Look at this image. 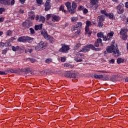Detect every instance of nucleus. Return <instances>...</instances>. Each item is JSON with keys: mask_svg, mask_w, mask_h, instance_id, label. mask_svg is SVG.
<instances>
[{"mask_svg": "<svg viewBox=\"0 0 128 128\" xmlns=\"http://www.w3.org/2000/svg\"><path fill=\"white\" fill-rule=\"evenodd\" d=\"M106 52H108V54H113L114 56H120V52L118 48V46H115L114 44L108 47Z\"/></svg>", "mask_w": 128, "mask_h": 128, "instance_id": "obj_1", "label": "nucleus"}, {"mask_svg": "<svg viewBox=\"0 0 128 128\" xmlns=\"http://www.w3.org/2000/svg\"><path fill=\"white\" fill-rule=\"evenodd\" d=\"M34 38L28 36H22L18 39V42H34Z\"/></svg>", "mask_w": 128, "mask_h": 128, "instance_id": "obj_2", "label": "nucleus"}, {"mask_svg": "<svg viewBox=\"0 0 128 128\" xmlns=\"http://www.w3.org/2000/svg\"><path fill=\"white\" fill-rule=\"evenodd\" d=\"M90 48H92V50H98V48H94V45L88 44L86 46L83 47L80 52H86L90 50Z\"/></svg>", "mask_w": 128, "mask_h": 128, "instance_id": "obj_3", "label": "nucleus"}, {"mask_svg": "<svg viewBox=\"0 0 128 128\" xmlns=\"http://www.w3.org/2000/svg\"><path fill=\"white\" fill-rule=\"evenodd\" d=\"M86 27H85V31H86V34H88V36H90L92 34V32L90 31V26H92V22L90 20H87L86 22Z\"/></svg>", "mask_w": 128, "mask_h": 128, "instance_id": "obj_4", "label": "nucleus"}, {"mask_svg": "<svg viewBox=\"0 0 128 128\" xmlns=\"http://www.w3.org/2000/svg\"><path fill=\"white\" fill-rule=\"evenodd\" d=\"M0 2L3 6H14V0H0Z\"/></svg>", "mask_w": 128, "mask_h": 128, "instance_id": "obj_5", "label": "nucleus"}, {"mask_svg": "<svg viewBox=\"0 0 128 128\" xmlns=\"http://www.w3.org/2000/svg\"><path fill=\"white\" fill-rule=\"evenodd\" d=\"M120 34L122 36V38L124 40H126L128 38V30L126 28H122L120 32Z\"/></svg>", "mask_w": 128, "mask_h": 128, "instance_id": "obj_6", "label": "nucleus"}, {"mask_svg": "<svg viewBox=\"0 0 128 128\" xmlns=\"http://www.w3.org/2000/svg\"><path fill=\"white\" fill-rule=\"evenodd\" d=\"M116 10L118 14H124V4L120 3L116 6Z\"/></svg>", "mask_w": 128, "mask_h": 128, "instance_id": "obj_7", "label": "nucleus"}, {"mask_svg": "<svg viewBox=\"0 0 128 128\" xmlns=\"http://www.w3.org/2000/svg\"><path fill=\"white\" fill-rule=\"evenodd\" d=\"M90 4L93 10H96L98 8V0H90Z\"/></svg>", "mask_w": 128, "mask_h": 128, "instance_id": "obj_8", "label": "nucleus"}, {"mask_svg": "<svg viewBox=\"0 0 128 128\" xmlns=\"http://www.w3.org/2000/svg\"><path fill=\"white\" fill-rule=\"evenodd\" d=\"M41 34L46 38V40H48L50 38V35L48 34V32L44 30L41 31Z\"/></svg>", "mask_w": 128, "mask_h": 128, "instance_id": "obj_9", "label": "nucleus"}, {"mask_svg": "<svg viewBox=\"0 0 128 128\" xmlns=\"http://www.w3.org/2000/svg\"><path fill=\"white\" fill-rule=\"evenodd\" d=\"M45 10L48 12V10H50V0H47L45 4Z\"/></svg>", "mask_w": 128, "mask_h": 128, "instance_id": "obj_10", "label": "nucleus"}, {"mask_svg": "<svg viewBox=\"0 0 128 128\" xmlns=\"http://www.w3.org/2000/svg\"><path fill=\"white\" fill-rule=\"evenodd\" d=\"M39 46L42 50H44L46 49V48L48 46V43L46 42H41L39 43Z\"/></svg>", "mask_w": 128, "mask_h": 128, "instance_id": "obj_11", "label": "nucleus"}, {"mask_svg": "<svg viewBox=\"0 0 128 128\" xmlns=\"http://www.w3.org/2000/svg\"><path fill=\"white\" fill-rule=\"evenodd\" d=\"M60 17L56 15H52V22H60Z\"/></svg>", "mask_w": 128, "mask_h": 128, "instance_id": "obj_12", "label": "nucleus"}, {"mask_svg": "<svg viewBox=\"0 0 128 128\" xmlns=\"http://www.w3.org/2000/svg\"><path fill=\"white\" fill-rule=\"evenodd\" d=\"M22 26L24 28H28L32 26V22H29L28 23L24 22H23Z\"/></svg>", "mask_w": 128, "mask_h": 128, "instance_id": "obj_13", "label": "nucleus"}, {"mask_svg": "<svg viewBox=\"0 0 128 128\" xmlns=\"http://www.w3.org/2000/svg\"><path fill=\"white\" fill-rule=\"evenodd\" d=\"M114 32H110L107 34V36L108 38V40H112V36H114Z\"/></svg>", "mask_w": 128, "mask_h": 128, "instance_id": "obj_14", "label": "nucleus"}, {"mask_svg": "<svg viewBox=\"0 0 128 128\" xmlns=\"http://www.w3.org/2000/svg\"><path fill=\"white\" fill-rule=\"evenodd\" d=\"M29 18L30 20H34V12H31L28 13Z\"/></svg>", "mask_w": 128, "mask_h": 128, "instance_id": "obj_15", "label": "nucleus"}, {"mask_svg": "<svg viewBox=\"0 0 128 128\" xmlns=\"http://www.w3.org/2000/svg\"><path fill=\"white\" fill-rule=\"evenodd\" d=\"M9 72H12V74H18L19 72H20V70H16L12 68L9 70Z\"/></svg>", "mask_w": 128, "mask_h": 128, "instance_id": "obj_16", "label": "nucleus"}, {"mask_svg": "<svg viewBox=\"0 0 128 128\" xmlns=\"http://www.w3.org/2000/svg\"><path fill=\"white\" fill-rule=\"evenodd\" d=\"M42 24L39 25H36L34 26L35 30H42Z\"/></svg>", "mask_w": 128, "mask_h": 128, "instance_id": "obj_17", "label": "nucleus"}, {"mask_svg": "<svg viewBox=\"0 0 128 128\" xmlns=\"http://www.w3.org/2000/svg\"><path fill=\"white\" fill-rule=\"evenodd\" d=\"M82 58L81 57H78V55H76V56L74 58V60H76L77 62H82Z\"/></svg>", "mask_w": 128, "mask_h": 128, "instance_id": "obj_18", "label": "nucleus"}, {"mask_svg": "<svg viewBox=\"0 0 128 128\" xmlns=\"http://www.w3.org/2000/svg\"><path fill=\"white\" fill-rule=\"evenodd\" d=\"M72 74V71H67L65 72V76L66 78H70Z\"/></svg>", "mask_w": 128, "mask_h": 128, "instance_id": "obj_19", "label": "nucleus"}, {"mask_svg": "<svg viewBox=\"0 0 128 128\" xmlns=\"http://www.w3.org/2000/svg\"><path fill=\"white\" fill-rule=\"evenodd\" d=\"M98 18L100 22H104V17L102 15H100L98 17Z\"/></svg>", "mask_w": 128, "mask_h": 128, "instance_id": "obj_20", "label": "nucleus"}, {"mask_svg": "<svg viewBox=\"0 0 128 128\" xmlns=\"http://www.w3.org/2000/svg\"><path fill=\"white\" fill-rule=\"evenodd\" d=\"M11 48L13 52H16L17 50H20V46H12Z\"/></svg>", "mask_w": 128, "mask_h": 128, "instance_id": "obj_21", "label": "nucleus"}, {"mask_svg": "<svg viewBox=\"0 0 128 128\" xmlns=\"http://www.w3.org/2000/svg\"><path fill=\"white\" fill-rule=\"evenodd\" d=\"M78 18L76 16H72L71 18V22H78Z\"/></svg>", "mask_w": 128, "mask_h": 128, "instance_id": "obj_22", "label": "nucleus"}, {"mask_svg": "<svg viewBox=\"0 0 128 128\" xmlns=\"http://www.w3.org/2000/svg\"><path fill=\"white\" fill-rule=\"evenodd\" d=\"M106 16H108L109 18H111L112 20H114V14L113 13H108L107 15H106Z\"/></svg>", "mask_w": 128, "mask_h": 128, "instance_id": "obj_23", "label": "nucleus"}, {"mask_svg": "<svg viewBox=\"0 0 128 128\" xmlns=\"http://www.w3.org/2000/svg\"><path fill=\"white\" fill-rule=\"evenodd\" d=\"M70 50V46H64V52L68 53V50Z\"/></svg>", "mask_w": 128, "mask_h": 128, "instance_id": "obj_24", "label": "nucleus"}, {"mask_svg": "<svg viewBox=\"0 0 128 128\" xmlns=\"http://www.w3.org/2000/svg\"><path fill=\"white\" fill-rule=\"evenodd\" d=\"M94 78H104L103 75H98L96 74H94Z\"/></svg>", "mask_w": 128, "mask_h": 128, "instance_id": "obj_25", "label": "nucleus"}, {"mask_svg": "<svg viewBox=\"0 0 128 128\" xmlns=\"http://www.w3.org/2000/svg\"><path fill=\"white\" fill-rule=\"evenodd\" d=\"M68 12H70V14H74L76 12V9H74V8H70V9L68 10Z\"/></svg>", "mask_w": 128, "mask_h": 128, "instance_id": "obj_26", "label": "nucleus"}, {"mask_svg": "<svg viewBox=\"0 0 128 128\" xmlns=\"http://www.w3.org/2000/svg\"><path fill=\"white\" fill-rule=\"evenodd\" d=\"M65 4L68 10L72 8V5L70 4V2H67Z\"/></svg>", "mask_w": 128, "mask_h": 128, "instance_id": "obj_27", "label": "nucleus"}, {"mask_svg": "<svg viewBox=\"0 0 128 128\" xmlns=\"http://www.w3.org/2000/svg\"><path fill=\"white\" fill-rule=\"evenodd\" d=\"M29 30L30 31V34H36V31H34V29L33 28H30Z\"/></svg>", "mask_w": 128, "mask_h": 128, "instance_id": "obj_28", "label": "nucleus"}, {"mask_svg": "<svg viewBox=\"0 0 128 128\" xmlns=\"http://www.w3.org/2000/svg\"><path fill=\"white\" fill-rule=\"evenodd\" d=\"M82 22H78L76 24V28H82Z\"/></svg>", "mask_w": 128, "mask_h": 128, "instance_id": "obj_29", "label": "nucleus"}, {"mask_svg": "<svg viewBox=\"0 0 128 128\" xmlns=\"http://www.w3.org/2000/svg\"><path fill=\"white\" fill-rule=\"evenodd\" d=\"M35 50L36 52H40V50H42V48H40L39 44H38V46H36Z\"/></svg>", "mask_w": 128, "mask_h": 128, "instance_id": "obj_30", "label": "nucleus"}, {"mask_svg": "<svg viewBox=\"0 0 128 128\" xmlns=\"http://www.w3.org/2000/svg\"><path fill=\"white\" fill-rule=\"evenodd\" d=\"M124 62V58H118L117 60V63L118 64H122V62Z\"/></svg>", "mask_w": 128, "mask_h": 128, "instance_id": "obj_31", "label": "nucleus"}, {"mask_svg": "<svg viewBox=\"0 0 128 128\" xmlns=\"http://www.w3.org/2000/svg\"><path fill=\"white\" fill-rule=\"evenodd\" d=\"M6 36H12V30H8L6 33H5Z\"/></svg>", "mask_w": 128, "mask_h": 128, "instance_id": "obj_32", "label": "nucleus"}, {"mask_svg": "<svg viewBox=\"0 0 128 128\" xmlns=\"http://www.w3.org/2000/svg\"><path fill=\"white\" fill-rule=\"evenodd\" d=\"M46 20V18L42 16H40L39 21L42 22H44Z\"/></svg>", "mask_w": 128, "mask_h": 128, "instance_id": "obj_33", "label": "nucleus"}, {"mask_svg": "<svg viewBox=\"0 0 128 128\" xmlns=\"http://www.w3.org/2000/svg\"><path fill=\"white\" fill-rule=\"evenodd\" d=\"M100 12L102 14H104V16H106L108 15V12H106V10H100Z\"/></svg>", "mask_w": 128, "mask_h": 128, "instance_id": "obj_34", "label": "nucleus"}, {"mask_svg": "<svg viewBox=\"0 0 128 128\" xmlns=\"http://www.w3.org/2000/svg\"><path fill=\"white\" fill-rule=\"evenodd\" d=\"M76 6H78L76 5V4L74 2H72V8L76 10Z\"/></svg>", "mask_w": 128, "mask_h": 128, "instance_id": "obj_35", "label": "nucleus"}, {"mask_svg": "<svg viewBox=\"0 0 128 128\" xmlns=\"http://www.w3.org/2000/svg\"><path fill=\"white\" fill-rule=\"evenodd\" d=\"M52 62V60L50 58H48L45 60V62L46 64H50V62Z\"/></svg>", "mask_w": 128, "mask_h": 128, "instance_id": "obj_36", "label": "nucleus"}, {"mask_svg": "<svg viewBox=\"0 0 128 128\" xmlns=\"http://www.w3.org/2000/svg\"><path fill=\"white\" fill-rule=\"evenodd\" d=\"M48 40H50V42H51V44L54 42V40H56L54 39L52 36H50Z\"/></svg>", "mask_w": 128, "mask_h": 128, "instance_id": "obj_37", "label": "nucleus"}, {"mask_svg": "<svg viewBox=\"0 0 128 128\" xmlns=\"http://www.w3.org/2000/svg\"><path fill=\"white\" fill-rule=\"evenodd\" d=\"M8 50H10V48H6L2 51V54H6Z\"/></svg>", "mask_w": 128, "mask_h": 128, "instance_id": "obj_38", "label": "nucleus"}, {"mask_svg": "<svg viewBox=\"0 0 128 128\" xmlns=\"http://www.w3.org/2000/svg\"><path fill=\"white\" fill-rule=\"evenodd\" d=\"M70 78H76V74L74 72L72 71Z\"/></svg>", "mask_w": 128, "mask_h": 128, "instance_id": "obj_39", "label": "nucleus"}, {"mask_svg": "<svg viewBox=\"0 0 128 128\" xmlns=\"http://www.w3.org/2000/svg\"><path fill=\"white\" fill-rule=\"evenodd\" d=\"M97 36L98 38H103L104 33H102V32H100L97 34Z\"/></svg>", "mask_w": 128, "mask_h": 128, "instance_id": "obj_40", "label": "nucleus"}, {"mask_svg": "<svg viewBox=\"0 0 128 128\" xmlns=\"http://www.w3.org/2000/svg\"><path fill=\"white\" fill-rule=\"evenodd\" d=\"M102 39L101 38H98L97 39L96 42H98L99 44H100V46H102Z\"/></svg>", "mask_w": 128, "mask_h": 128, "instance_id": "obj_41", "label": "nucleus"}, {"mask_svg": "<svg viewBox=\"0 0 128 128\" xmlns=\"http://www.w3.org/2000/svg\"><path fill=\"white\" fill-rule=\"evenodd\" d=\"M6 12V8H0V14H2V12Z\"/></svg>", "mask_w": 128, "mask_h": 128, "instance_id": "obj_42", "label": "nucleus"}, {"mask_svg": "<svg viewBox=\"0 0 128 128\" xmlns=\"http://www.w3.org/2000/svg\"><path fill=\"white\" fill-rule=\"evenodd\" d=\"M59 52H64V44L62 46V48L59 50Z\"/></svg>", "mask_w": 128, "mask_h": 128, "instance_id": "obj_43", "label": "nucleus"}, {"mask_svg": "<svg viewBox=\"0 0 128 128\" xmlns=\"http://www.w3.org/2000/svg\"><path fill=\"white\" fill-rule=\"evenodd\" d=\"M77 55H78V58H84V55L83 54L79 53Z\"/></svg>", "mask_w": 128, "mask_h": 128, "instance_id": "obj_44", "label": "nucleus"}, {"mask_svg": "<svg viewBox=\"0 0 128 128\" xmlns=\"http://www.w3.org/2000/svg\"><path fill=\"white\" fill-rule=\"evenodd\" d=\"M98 26L99 28H102L104 26V24L102 22L100 21L98 23Z\"/></svg>", "mask_w": 128, "mask_h": 128, "instance_id": "obj_45", "label": "nucleus"}, {"mask_svg": "<svg viewBox=\"0 0 128 128\" xmlns=\"http://www.w3.org/2000/svg\"><path fill=\"white\" fill-rule=\"evenodd\" d=\"M0 74H8V71H5V72H2V71H0Z\"/></svg>", "mask_w": 128, "mask_h": 128, "instance_id": "obj_46", "label": "nucleus"}, {"mask_svg": "<svg viewBox=\"0 0 128 128\" xmlns=\"http://www.w3.org/2000/svg\"><path fill=\"white\" fill-rule=\"evenodd\" d=\"M22 72H25V74H28V69H23L22 70Z\"/></svg>", "mask_w": 128, "mask_h": 128, "instance_id": "obj_47", "label": "nucleus"}, {"mask_svg": "<svg viewBox=\"0 0 128 128\" xmlns=\"http://www.w3.org/2000/svg\"><path fill=\"white\" fill-rule=\"evenodd\" d=\"M50 18H52V14H48L46 16V20H48Z\"/></svg>", "mask_w": 128, "mask_h": 128, "instance_id": "obj_48", "label": "nucleus"}, {"mask_svg": "<svg viewBox=\"0 0 128 128\" xmlns=\"http://www.w3.org/2000/svg\"><path fill=\"white\" fill-rule=\"evenodd\" d=\"M64 6L62 5L59 8V10H62L63 12H64Z\"/></svg>", "mask_w": 128, "mask_h": 128, "instance_id": "obj_49", "label": "nucleus"}, {"mask_svg": "<svg viewBox=\"0 0 128 128\" xmlns=\"http://www.w3.org/2000/svg\"><path fill=\"white\" fill-rule=\"evenodd\" d=\"M80 44H77L75 47H74V49L75 50H78V48H80Z\"/></svg>", "mask_w": 128, "mask_h": 128, "instance_id": "obj_50", "label": "nucleus"}, {"mask_svg": "<svg viewBox=\"0 0 128 128\" xmlns=\"http://www.w3.org/2000/svg\"><path fill=\"white\" fill-rule=\"evenodd\" d=\"M28 60H29L31 62H36V60L30 58H28Z\"/></svg>", "mask_w": 128, "mask_h": 128, "instance_id": "obj_51", "label": "nucleus"}, {"mask_svg": "<svg viewBox=\"0 0 128 128\" xmlns=\"http://www.w3.org/2000/svg\"><path fill=\"white\" fill-rule=\"evenodd\" d=\"M76 28H76V26H72V27L71 28V30L72 32H74V30H76Z\"/></svg>", "mask_w": 128, "mask_h": 128, "instance_id": "obj_52", "label": "nucleus"}, {"mask_svg": "<svg viewBox=\"0 0 128 128\" xmlns=\"http://www.w3.org/2000/svg\"><path fill=\"white\" fill-rule=\"evenodd\" d=\"M84 7L82 6H80L78 7V10H84Z\"/></svg>", "mask_w": 128, "mask_h": 128, "instance_id": "obj_53", "label": "nucleus"}, {"mask_svg": "<svg viewBox=\"0 0 128 128\" xmlns=\"http://www.w3.org/2000/svg\"><path fill=\"white\" fill-rule=\"evenodd\" d=\"M108 40V36H103V40H104L105 42H106V40Z\"/></svg>", "mask_w": 128, "mask_h": 128, "instance_id": "obj_54", "label": "nucleus"}, {"mask_svg": "<svg viewBox=\"0 0 128 128\" xmlns=\"http://www.w3.org/2000/svg\"><path fill=\"white\" fill-rule=\"evenodd\" d=\"M88 10L86 8H84L83 10V12H84V14H88Z\"/></svg>", "mask_w": 128, "mask_h": 128, "instance_id": "obj_55", "label": "nucleus"}, {"mask_svg": "<svg viewBox=\"0 0 128 128\" xmlns=\"http://www.w3.org/2000/svg\"><path fill=\"white\" fill-rule=\"evenodd\" d=\"M36 1L38 4H42V0H36Z\"/></svg>", "mask_w": 128, "mask_h": 128, "instance_id": "obj_56", "label": "nucleus"}, {"mask_svg": "<svg viewBox=\"0 0 128 128\" xmlns=\"http://www.w3.org/2000/svg\"><path fill=\"white\" fill-rule=\"evenodd\" d=\"M32 52V49H27V50H26V52Z\"/></svg>", "mask_w": 128, "mask_h": 128, "instance_id": "obj_57", "label": "nucleus"}, {"mask_svg": "<svg viewBox=\"0 0 128 128\" xmlns=\"http://www.w3.org/2000/svg\"><path fill=\"white\" fill-rule=\"evenodd\" d=\"M79 34H80V30H78L75 32V36H78Z\"/></svg>", "mask_w": 128, "mask_h": 128, "instance_id": "obj_58", "label": "nucleus"}, {"mask_svg": "<svg viewBox=\"0 0 128 128\" xmlns=\"http://www.w3.org/2000/svg\"><path fill=\"white\" fill-rule=\"evenodd\" d=\"M14 42V38H11L8 40V42Z\"/></svg>", "mask_w": 128, "mask_h": 128, "instance_id": "obj_59", "label": "nucleus"}, {"mask_svg": "<svg viewBox=\"0 0 128 128\" xmlns=\"http://www.w3.org/2000/svg\"><path fill=\"white\" fill-rule=\"evenodd\" d=\"M4 44H6L7 46H12V44L10 42H6Z\"/></svg>", "mask_w": 128, "mask_h": 128, "instance_id": "obj_60", "label": "nucleus"}, {"mask_svg": "<svg viewBox=\"0 0 128 128\" xmlns=\"http://www.w3.org/2000/svg\"><path fill=\"white\" fill-rule=\"evenodd\" d=\"M94 46H96V48H98L100 46V44L98 42H95Z\"/></svg>", "mask_w": 128, "mask_h": 128, "instance_id": "obj_61", "label": "nucleus"}, {"mask_svg": "<svg viewBox=\"0 0 128 128\" xmlns=\"http://www.w3.org/2000/svg\"><path fill=\"white\" fill-rule=\"evenodd\" d=\"M4 48V43L2 42H0V48Z\"/></svg>", "mask_w": 128, "mask_h": 128, "instance_id": "obj_62", "label": "nucleus"}, {"mask_svg": "<svg viewBox=\"0 0 128 128\" xmlns=\"http://www.w3.org/2000/svg\"><path fill=\"white\" fill-rule=\"evenodd\" d=\"M19 12L20 14H24V10H22V9H20V10H19Z\"/></svg>", "mask_w": 128, "mask_h": 128, "instance_id": "obj_63", "label": "nucleus"}, {"mask_svg": "<svg viewBox=\"0 0 128 128\" xmlns=\"http://www.w3.org/2000/svg\"><path fill=\"white\" fill-rule=\"evenodd\" d=\"M4 20V18L3 17H2L0 18V22H2Z\"/></svg>", "mask_w": 128, "mask_h": 128, "instance_id": "obj_64", "label": "nucleus"}]
</instances>
